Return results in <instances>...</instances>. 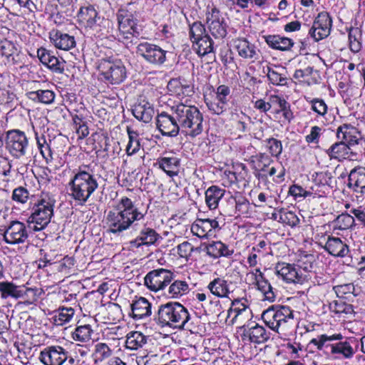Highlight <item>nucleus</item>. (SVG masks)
Returning <instances> with one entry per match:
<instances>
[{
  "instance_id": "obj_17",
  "label": "nucleus",
  "mask_w": 365,
  "mask_h": 365,
  "mask_svg": "<svg viewBox=\"0 0 365 365\" xmlns=\"http://www.w3.org/2000/svg\"><path fill=\"white\" fill-rule=\"evenodd\" d=\"M337 138L341 139L351 148V146L365 143L361 133L350 124H343L337 128Z\"/></svg>"
},
{
  "instance_id": "obj_51",
  "label": "nucleus",
  "mask_w": 365,
  "mask_h": 365,
  "mask_svg": "<svg viewBox=\"0 0 365 365\" xmlns=\"http://www.w3.org/2000/svg\"><path fill=\"white\" fill-rule=\"evenodd\" d=\"M343 336L341 334H333L331 336H328L327 334H322L319 336L318 339H312L310 341V344L315 345L318 350H323L325 348V345H328L327 344V341H334V340H341Z\"/></svg>"
},
{
  "instance_id": "obj_21",
  "label": "nucleus",
  "mask_w": 365,
  "mask_h": 365,
  "mask_svg": "<svg viewBox=\"0 0 365 365\" xmlns=\"http://www.w3.org/2000/svg\"><path fill=\"white\" fill-rule=\"evenodd\" d=\"M326 153L331 159H337L339 161L343 159H351L355 155L349 145L343 140L334 143Z\"/></svg>"
},
{
  "instance_id": "obj_41",
  "label": "nucleus",
  "mask_w": 365,
  "mask_h": 365,
  "mask_svg": "<svg viewBox=\"0 0 365 365\" xmlns=\"http://www.w3.org/2000/svg\"><path fill=\"white\" fill-rule=\"evenodd\" d=\"M179 163L180 161L177 158L164 157L158 160L159 167L170 177L177 174Z\"/></svg>"
},
{
  "instance_id": "obj_49",
  "label": "nucleus",
  "mask_w": 365,
  "mask_h": 365,
  "mask_svg": "<svg viewBox=\"0 0 365 365\" xmlns=\"http://www.w3.org/2000/svg\"><path fill=\"white\" fill-rule=\"evenodd\" d=\"M314 262V256L304 252L299 255L297 265L299 269H303L304 272H308L312 269Z\"/></svg>"
},
{
  "instance_id": "obj_61",
  "label": "nucleus",
  "mask_w": 365,
  "mask_h": 365,
  "mask_svg": "<svg viewBox=\"0 0 365 365\" xmlns=\"http://www.w3.org/2000/svg\"><path fill=\"white\" fill-rule=\"evenodd\" d=\"M29 197V191L24 187H19L13 191L12 199L16 202L25 203L28 200Z\"/></svg>"
},
{
  "instance_id": "obj_33",
  "label": "nucleus",
  "mask_w": 365,
  "mask_h": 365,
  "mask_svg": "<svg viewBox=\"0 0 365 365\" xmlns=\"http://www.w3.org/2000/svg\"><path fill=\"white\" fill-rule=\"evenodd\" d=\"M250 161L252 164V168L257 172H265L267 168L273 162L272 158L264 153L251 156Z\"/></svg>"
},
{
  "instance_id": "obj_8",
  "label": "nucleus",
  "mask_w": 365,
  "mask_h": 365,
  "mask_svg": "<svg viewBox=\"0 0 365 365\" xmlns=\"http://www.w3.org/2000/svg\"><path fill=\"white\" fill-rule=\"evenodd\" d=\"M29 231L25 223L19 220H12L6 227L3 237L8 245L24 244L28 241Z\"/></svg>"
},
{
  "instance_id": "obj_12",
  "label": "nucleus",
  "mask_w": 365,
  "mask_h": 365,
  "mask_svg": "<svg viewBox=\"0 0 365 365\" xmlns=\"http://www.w3.org/2000/svg\"><path fill=\"white\" fill-rule=\"evenodd\" d=\"M156 126L164 136L175 137L180 130V125L174 113L173 115L166 112L159 113L156 118Z\"/></svg>"
},
{
  "instance_id": "obj_19",
  "label": "nucleus",
  "mask_w": 365,
  "mask_h": 365,
  "mask_svg": "<svg viewBox=\"0 0 365 365\" xmlns=\"http://www.w3.org/2000/svg\"><path fill=\"white\" fill-rule=\"evenodd\" d=\"M78 17L82 21L86 22V26L93 31H98L101 21H103L93 6H89L80 9Z\"/></svg>"
},
{
  "instance_id": "obj_22",
  "label": "nucleus",
  "mask_w": 365,
  "mask_h": 365,
  "mask_svg": "<svg viewBox=\"0 0 365 365\" xmlns=\"http://www.w3.org/2000/svg\"><path fill=\"white\" fill-rule=\"evenodd\" d=\"M29 292H34V289H25L23 287L16 286L10 282H0V293L3 299H6L9 297L18 299L22 297Z\"/></svg>"
},
{
  "instance_id": "obj_34",
  "label": "nucleus",
  "mask_w": 365,
  "mask_h": 365,
  "mask_svg": "<svg viewBox=\"0 0 365 365\" xmlns=\"http://www.w3.org/2000/svg\"><path fill=\"white\" fill-rule=\"evenodd\" d=\"M119 29L123 34H130L133 36H138L139 31L137 30V24L131 16H118Z\"/></svg>"
},
{
  "instance_id": "obj_31",
  "label": "nucleus",
  "mask_w": 365,
  "mask_h": 365,
  "mask_svg": "<svg viewBox=\"0 0 365 365\" xmlns=\"http://www.w3.org/2000/svg\"><path fill=\"white\" fill-rule=\"evenodd\" d=\"M250 341L255 344H262L266 342L270 337V333L267 332L264 327L255 324L249 328L247 331Z\"/></svg>"
},
{
  "instance_id": "obj_39",
  "label": "nucleus",
  "mask_w": 365,
  "mask_h": 365,
  "mask_svg": "<svg viewBox=\"0 0 365 365\" xmlns=\"http://www.w3.org/2000/svg\"><path fill=\"white\" fill-rule=\"evenodd\" d=\"M147 342V338L140 331H133L128 334L125 341L126 348L130 349H138L143 347Z\"/></svg>"
},
{
  "instance_id": "obj_59",
  "label": "nucleus",
  "mask_w": 365,
  "mask_h": 365,
  "mask_svg": "<svg viewBox=\"0 0 365 365\" xmlns=\"http://www.w3.org/2000/svg\"><path fill=\"white\" fill-rule=\"evenodd\" d=\"M332 309L337 314H351L354 313L353 306L341 300L335 301Z\"/></svg>"
},
{
  "instance_id": "obj_64",
  "label": "nucleus",
  "mask_w": 365,
  "mask_h": 365,
  "mask_svg": "<svg viewBox=\"0 0 365 365\" xmlns=\"http://www.w3.org/2000/svg\"><path fill=\"white\" fill-rule=\"evenodd\" d=\"M312 108L314 111L321 115L327 113V106L324 101L321 99H314L312 101Z\"/></svg>"
},
{
  "instance_id": "obj_3",
  "label": "nucleus",
  "mask_w": 365,
  "mask_h": 365,
  "mask_svg": "<svg viewBox=\"0 0 365 365\" xmlns=\"http://www.w3.org/2000/svg\"><path fill=\"white\" fill-rule=\"evenodd\" d=\"M266 324L273 331L284 336L294 331L296 320L293 311L287 306H272L262 314Z\"/></svg>"
},
{
  "instance_id": "obj_55",
  "label": "nucleus",
  "mask_w": 365,
  "mask_h": 365,
  "mask_svg": "<svg viewBox=\"0 0 365 365\" xmlns=\"http://www.w3.org/2000/svg\"><path fill=\"white\" fill-rule=\"evenodd\" d=\"M207 225L205 219L197 220L195 223L192 226V232L197 237L202 238L205 237L209 230V226Z\"/></svg>"
},
{
  "instance_id": "obj_42",
  "label": "nucleus",
  "mask_w": 365,
  "mask_h": 365,
  "mask_svg": "<svg viewBox=\"0 0 365 365\" xmlns=\"http://www.w3.org/2000/svg\"><path fill=\"white\" fill-rule=\"evenodd\" d=\"M93 332L89 324L78 326L72 333V338L80 342H88L91 339Z\"/></svg>"
},
{
  "instance_id": "obj_43",
  "label": "nucleus",
  "mask_w": 365,
  "mask_h": 365,
  "mask_svg": "<svg viewBox=\"0 0 365 365\" xmlns=\"http://www.w3.org/2000/svg\"><path fill=\"white\" fill-rule=\"evenodd\" d=\"M112 349L106 343H98L95 345V350L93 354L95 364L102 362L112 355Z\"/></svg>"
},
{
  "instance_id": "obj_26",
  "label": "nucleus",
  "mask_w": 365,
  "mask_h": 365,
  "mask_svg": "<svg viewBox=\"0 0 365 365\" xmlns=\"http://www.w3.org/2000/svg\"><path fill=\"white\" fill-rule=\"evenodd\" d=\"M240 56L244 58H257L258 53L254 44L245 38H237L234 41Z\"/></svg>"
},
{
  "instance_id": "obj_46",
  "label": "nucleus",
  "mask_w": 365,
  "mask_h": 365,
  "mask_svg": "<svg viewBox=\"0 0 365 365\" xmlns=\"http://www.w3.org/2000/svg\"><path fill=\"white\" fill-rule=\"evenodd\" d=\"M127 132L129 142L126 147V153L128 155H131L139 150L140 145L138 138V133L136 131L133 130L130 127H127Z\"/></svg>"
},
{
  "instance_id": "obj_57",
  "label": "nucleus",
  "mask_w": 365,
  "mask_h": 365,
  "mask_svg": "<svg viewBox=\"0 0 365 365\" xmlns=\"http://www.w3.org/2000/svg\"><path fill=\"white\" fill-rule=\"evenodd\" d=\"M274 101L278 104L281 111L283 112V116L284 118L288 120H290L293 118V113L290 109V105L288 102L286 101L285 99L279 96H274Z\"/></svg>"
},
{
  "instance_id": "obj_50",
  "label": "nucleus",
  "mask_w": 365,
  "mask_h": 365,
  "mask_svg": "<svg viewBox=\"0 0 365 365\" xmlns=\"http://www.w3.org/2000/svg\"><path fill=\"white\" fill-rule=\"evenodd\" d=\"M331 26H327V28L325 29L324 26H315V23H313L312 28L309 29V34L315 41H319L329 35Z\"/></svg>"
},
{
  "instance_id": "obj_20",
  "label": "nucleus",
  "mask_w": 365,
  "mask_h": 365,
  "mask_svg": "<svg viewBox=\"0 0 365 365\" xmlns=\"http://www.w3.org/2000/svg\"><path fill=\"white\" fill-rule=\"evenodd\" d=\"M262 38L270 48L281 51H290L294 44L292 39L280 35H265Z\"/></svg>"
},
{
  "instance_id": "obj_14",
  "label": "nucleus",
  "mask_w": 365,
  "mask_h": 365,
  "mask_svg": "<svg viewBox=\"0 0 365 365\" xmlns=\"http://www.w3.org/2000/svg\"><path fill=\"white\" fill-rule=\"evenodd\" d=\"M207 21L210 32L215 38H223L227 36V25L224 18L220 16L218 9L216 7L212 9L211 13L207 16Z\"/></svg>"
},
{
  "instance_id": "obj_30",
  "label": "nucleus",
  "mask_w": 365,
  "mask_h": 365,
  "mask_svg": "<svg viewBox=\"0 0 365 365\" xmlns=\"http://www.w3.org/2000/svg\"><path fill=\"white\" fill-rule=\"evenodd\" d=\"M225 190L217 186L212 185L205 192V200L208 207L210 210H215L217 207L219 201L224 196Z\"/></svg>"
},
{
  "instance_id": "obj_27",
  "label": "nucleus",
  "mask_w": 365,
  "mask_h": 365,
  "mask_svg": "<svg viewBox=\"0 0 365 365\" xmlns=\"http://www.w3.org/2000/svg\"><path fill=\"white\" fill-rule=\"evenodd\" d=\"M206 253L214 259L220 257H230L234 253L233 250H230L228 247L220 241L209 243L206 247Z\"/></svg>"
},
{
  "instance_id": "obj_36",
  "label": "nucleus",
  "mask_w": 365,
  "mask_h": 365,
  "mask_svg": "<svg viewBox=\"0 0 365 365\" xmlns=\"http://www.w3.org/2000/svg\"><path fill=\"white\" fill-rule=\"evenodd\" d=\"M348 180L349 187L354 182L356 187L361 189V192H365V168L353 169L349 175Z\"/></svg>"
},
{
  "instance_id": "obj_25",
  "label": "nucleus",
  "mask_w": 365,
  "mask_h": 365,
  "mask_svg": "<svg viewBox=\"0 0 365 365\" xmlns=\"http://www.w3.org/2000/svg\"><path fill=\"white\" fill-rule=\"evenodd\" d=\"M132 113L136 119L148 123L152 120L154 109L149 103L143 101L134 106Z\"/></svg>"
},
{
  "instance_id": "obj_54",
  "label": "nucleus",
  "mask_w": 365,
  "mask_h": 365,
  "mask_svg": "<svg viewBox=\"0 0 365 365\" xmlns=\"http://www.w3.org/2000/svg\"><path fill=\"white\" fill-rule=\"evenodd\" d=\"M264 142L267 143V148L269 153L274 157H278L282 152V142L274 138H267Z\"/></svg>"
},
{
  "instance_id": "obj_16",
  "label": "nucleus",
  "mask_w": 365,
  "mask_h": 365,
  "mask_svg": "<svg viewBox=\"0 0 365 365\" xmlns=\"http://www.w3.org/2000/svg\"><path fill=\"white\" fill-rule=\"evenodd\" d=\"M37 56L40 61L53 71L63 73L64 71L65 61L55 56L53 52L43 47L37 50Z\"/></svg>"
},
{
  "instance_id": "obj_24",
  "label": "nucleus",
  "mask_w": 365,
  "mask_h": 365,
  "mask_svg": "<svg viewBox=\"0 0 365 365\" xmlns=\"http://www.w3.org/2000/svg\"><path fill=\"white\" fill-rule=\"evenodd\" d=\"M354 340L349 339L336 344L325 345V349L330 350L331 354H340L344 359H351L355 354L356 349L351 346Z\"/></svg>"
},
{
  "instance_id": "obj_7",
  "label": "nucleus",
  "mask_w": 365,
  "mask_h": 365,
  "mask_svg": "<svg viewBox=\"0 0 365 365\" xmlns=\"http://www.w3.org/2000/svg\"><path fill=\"white\" fill-rule=\"evenodd\" d=\"M29 146L24 132L19 130H11L6 133V148L16 158L25 155Z\"/></svg>"
},
{
  "instance_id": "obj_62",
  "label": "nucleus",
  "mask_w": 365,
  "mask_h": 365,
  "mask_svg": "<svg viewBox=\"0 0 365 365\" xmlns=\"http://www.w3.org/2000/svg\"><path fill=\"white\" fill-rule=\"evenodd\" d=\"M38 103L51 104L55 99V93L50 90H38Z\"/></svg>"
},
{
  "instance_id": "obj_60",
  "label": "nucleus",
  "mask_w": 365,
  "mask_h": 365,
  "mask_svg": "<svg viewBox=\"0 0 365 365\" xmlns=\"http://www.w3.org/2000/svg\"><path fill=\"white\" fill-rule=\"evenodd\" d=\"M336 222L341 230H346L352 227L354 223V218L349 214L342 213L337 217Z\"/></svg>"
},
{
  "instance_id": "obj_35",
  "label": "nucleus",
  "mask_w": 365,
  "mask_h": 365,
  "mask_svg": "<svg viewBox=\"0 0 365 365\" xmlns=\"http://www.w3.org/2000/svg\"><path fill=\"white\" fill-rule=\"evenodd\" d=\"M197 53L199 56H205L214 51L213 41L208 34L193 42Z\"/></svg>"
},
{
  "instance_id": "obj_18",
  "label": "nucleus",
  "mask_w": 365,
  "mask_h": 365,
  "mask_svg": "<svg viewBox=\"0 0 365 365\" xmlns=\"http://www.w3.org/2000/svg\"><path fill=\"white\" fill-rule=\"evenodd\" d=\"M49 38L56 48L63 51H68L74 48L76 44L73 36L58 29L51 30L49 32Z\"/></svg>"
},
{
  "instance_id": "obj_1",
  "label": "nucleus",
  "mask_w": 365,
  "mask_h": 365,
  "mask_svg": "<svg viewBox=\"0 0 365 365\" xmlns=\"http://www.w3.org/2000/svg\"><path fill=\"white\" fill-rule=\"evenodd\" d=\"M144 215L138 211L130 198L122 197L116 209L109 211L106 216L108 232L120 235L128 230L135 221L143 219Z\"/></svg>"
},
{
  "instance_id": "obj_37",
  "label": "nucleus",
  "mask_w": 365,
  "mask_h": 365,
  "mask_svg": "<svg viewBox=\"0 0 365 365\" xmlns=\"http://www.w3.org/2000/svg\"><path fill=\"white\" fill-rule=\"evenodd\" d=\"M255 280L258 289L263 293L265 299L273 302L275 299L273 289L268 281L264 279L262 272H259V274L255 276Z\"/></svg>"
},
{
  "instance_id": "obj_40",
  "label": "nucleus",
  "mask_w": 365,
  "mask_h": 365,
  "mask_svg": "<svg viewBox=\"0 0 365 365\" xmlns=\"http://www.w3.org/2000/svg\"><path fill=\"white\" fill-rule=\"evenodd\" d=\"M228 207L224 210L225 215L228 216H234L235 215H240V212H243L242 209L245 207L247 208V202L245 200H237V199L231 196L227 200Z\"/></svg>"
},
{
  "instance_id": "obj_58",
  "label": "nucleus",
  "mask_w": 365,
  "mask_h": 365,
  "mask_svg": "<svg viewBox=\"0 0 365 365\" xmlns=\"http://www.w3.org/2000/svg\"><path fill=\"white\" fill-rule=\"evenodd\" d=\"M332 176L331 173L327 172H316L312 175L313 182L317 185H329Z\"/></svg>"
},
{
  "instance_id": "obj_48",
  "label": "nucleus",
  "mask_w": 365,
  "mask_h": 365,
  "mask_svg": "<svg viewBox=\"0 0 365 365\" xmlns=\"http://www.w3.org/2000/svg\"><path fill=\"white\" fill-rule=\"evenodd\" d=\"M279 222L288 225L291 227H294L299 222V219L296 214L292 211L287 210V209L282 208L279 211Z\"/></svg>"
},
{
  "instance_id": "obj_9",
  "label": "nucleus",
  "mask_w": 365,
  "mask_h": 365,
  "mask_svg": "<svg viewBox=\"0 0 365 365\" xmlns=\"http://www.w3.org/2000/svg\"><path fill=\"white\" fill-rule=\"evenodd\" d=\"M99 68L104 78L111 84H119L126 77L125 67L120 61L111 62L102 60Z\"/></svg>"
},
{
  "instance_id": "obj_13",
  "label": "nucleus",
  "mask_w": 365,
  "mask_h": 365,
  "mask_svg": "<svg viewBox=\"0 0 365 365\" xmlns=\"http://www.w3.org/2000/svg\"><path fill=\"white\" fill-rule=\"evenodd\" d=\"M68 352L60 346H50L40 352L38 359L44 365H63L68 359Z\"/></svg>"
},
{
  "instance_id": "obj_4",
  "label": "nucleus",
  "mask_w": 365,
  "mask_h": 365,
  "mask_svg": "<svg viewBox=\"0 0 365 365\" xmlns=\"http://www.w3.org/2000/svg\"><path fill=\"white\" fill-rule=\"evenodd\" d=\"M86 168H88V166L79 167L78 172L69 182L71 196L78 201L80 205H84L98 187L95 175Z\"/></svg>"
},
{
  "instance_id": "obj_32",
  "label": "nucleus",
  "mask_w": 365,
  "mask_h": 365,
  "mask_svg": "<svg viewBox=\"0 0 365 365\" xmlns=\"http://www.w3.org/2000/svg\"><path fill=\"white\" fill-rule=\"evenodd\" d=\"M207 288L212 294L218 297H228V284L227 281L222 278H215L209 283Z\"/></svg>"
},
{
  "instance_id": "obj_11",
  "label": "nucleus",
  "mask_w": 365,
  "mask_h": 365,
  "mask_svg": "<svg viewBox=\"0 0 365 365\" xmlns=\"http://www.w3.org/2000/svg\"><path fill=\"white\" fill-rule=\"evenodd\" d=\"M136 48V53L150 63L161 65L165 61L166 51L157 45L145 42L138 44Z\"/></svg>"
},
{
  "instance_id": "obj_6",
  "label": "nucleus",
  "mask_w": 365,
  "mask_h": 365,
  "mask_svg": "<svg viewBox=\"0 0 365 365\" xmlns=\"http://www.w3.org/2000/svg\"><path fill=\"white\" fill-rule=\"evenodd\" d=\"M56 200L48 194H43L33 208V212L29 217L31 221L29 227L34 231L43 230L51 222L53 215V207Z\"/></svg>"
},
{
  "instance_id": "obj_52",
  "label": "nucleus",
  "mask_w": 365,
  "mask_h": 365,
  "mask_svg": "<svg viewBox=\"0 0 365 365\" xmlns=\"http://www.w3.org/2000/svg\"><path fill=\"white\" fill-rule=\"evenodd\" d=\"M189 34L192 43L207 34L205 27L200 21H195L190 25Z\"/></svg>"
},
{
  "instance_id": "obj_15",
  "label": "nucleus",
  "mask_w": 365,
  "mask_h": 365,
  "mask_svg": "<svg viewBox=\"0 0 365 365\" xmlns=\"http://www.w3.org/2000/svg\"><path fill=\"white\" fill-rule=\"evenodd\" d=\"M276 273L280 275L287 282L302 284L307 279L299 269L284 262L277 263L275 267Z\"/></svg>"
},
{
  "instance_id": "obj_53",
  "label": "nucleus",
  "mask_w": 365,
  "mask_h": 365,
  "mask_svg": "<svg viewBox=\"0 0 365 365\" xmlns=\"http://www.w3.org/2000/svg\"><path fill=\"white\" fill-rule=\"evenodd\" d=\"M0 51L1 54L9 58L18 53V48L16 44L7 39H4L0 42Z\"/></svg>"
},
{
  "instance_id": "obj_29",
  "label": "nucleus",
  "mask_w": 365,
  "mask_h": 365,
  "mask_svg": "<svg viewBox=\"0 0 365 365\" xmlns=\"http://www.w3.org/2000/svg\"><path fill=\"white\" fill-rule=\"evenodd\" d=\"M160 235L150 227H144L140 232L139 236L131 244L137 247L140 245H153L159 238Z\"/></svg>"
},
{
  "instance_id": "obj_44",
  "label": "nucleus",
  "mask_w": 365,
  "mask_h": 365,
  "mask_svg": "<svg viewBox=\"0 0 365 365\" xmlns=\"http://www.w3.org/2000/svg\"><path fill=\"white\" fill-rule=\"evenodd\" d=\"M74 315V309L71 307L59 308L53 316V321L56 325L62 326L68 322Z\"/></svg>"
},
{
  "instance_id": "obj_47",
  "label": "nucleus",
  "mask_w": 365,
  "mask_h": 365,
  "mask_svg": "<svg viewBox=\"0 0 365 365\" xmlns=\"http://www.w3.org/2000/svg\"><path fill=\"white\" fill-rule=\"evenodd\" d=\"M361 31L358 27H351L349 31L350 49L353 52H358L361 47L360 39Z\"/></svg>"
},
{
  "instance_id": "obj_56",
  "label": "nucleus",
  "mask_w": 365,
  "mask_h": 365,
  "mask_svg": "<svg viewBox=\"0 0 365 365\" xmlns=\"http://www.w3.org/2000/svg\"><path fill=\"white\" fill-rule=\"evenodd\" d=\"M36 139L38 144V149L42 155V156L48 160L49 158H52V153L50 148L49 145L46 143L45 136L42 135L41 136H38L37 133H36Z\"/></svg>"
},
{
  "instance_id": "obj_2",
  "label": "nucleus",
  "mask_w": 365,
  "mask_h": 365,
  "mask_svg": "<svg viewBox=\"0 0 365 365\" xmlns=\"http://www.w3.org/2000/svg\"><path fill=\"white\" fill-rule=\"evenodd\" d=\"M187 309L179 302H168L160 306L155 320L162 327L192 331V322Z\"/></svg>"
},
{
  "instance_id": "obj_38",
  "label": "nucleus",
  "mask_w": 365,
  "mask_h": 365,
  "mask_svg": "<svg viewBox=\"0 0 365 365\" xmlns=\"http://www.w3.org/2000/svg\"><path fill=\"white\" fill-rule=\"evenodd\" d=\"M285 70L284 67L275 66V69L271 67H267V76L269 81L277 86H284L287 84V77L284 76L282 71Z\"/></svg>"
},
{
  "instance_id": "obj_10",
  "label": "nucleus",
  "mask_w": 365,
  "mask_h": 365,
  "mask_svg": "<svg viewBox=\"0 0 365 365\" xmlns=\"http://www.w3.org/2000/svg\"><path fill=\"white\" fill-rule=\"evenodd\" d=\"M173 279V273L167 269L159 268L149 272L144 278L145 285L151 291L163 289Z\"/></svg>"
},
{
  "instance_id": "obj_5",
  "label": "nucleus",
  "mask_w": 365,
  "mask_h": 365,
  "mask_svg": "<svg viewBox=\"0 0 365 365\" xmlns=\"http://www.w3.org/2000/svg\"><path fill=\"white\" fill-rule=\"evenodd\" d=\"M182 133L195 138L203 130V115L195 106L179 104L173 107Z\"/></svg>"
},
{
  "instance_id": "obj_28",
  "label": "nucleus",
  "mask_w": 365,
  "mask_h": 365,
  "mask_svg": "<svg viewBox=\"0 0 365 365\" xmlns=\"http://www.w3.org/2000/svg\"><path fill=\"white\" fill-rule=\"evenodd\" d=\"M132 317L134 319H142L151 314V304L144 297H140L131 304Z\"/></svg>"
},
{
  "instance_id": "obj_23",
  "label": "nucleus",
  "mask_w": 365,
  "mask_h": 365,
  "mask_svg": "<svg viewBox=\"0 0 365 365\" xmlns=\"http://www.w3.org/2000/svg\"><path fill=\"white\" fill-rule=\"evenodd\" d=\"M324 248L334 257H344L349 252L348 245L340 238L330 236L328 237Z\"/></svg>"
},
{
  "instance_id": "obj_45",
  "label": "nucleus",
  "mask_w": 365,
  "mask_h": 365,
  "mask_svg": "<svg viewBox=\"0 0 365 365\" xmlns=\"http://www.w3.org/2000/svg\"><path fill=\"white\" fill-rule=\"evenodd\" d=\"M189 290V285L185 281L175 280L168 289V293L173 298H177L187 293Z\"/></svg>"
},
{
  "instance_id": "obj_63",
  "label": "nucleus",
  "mask_w": 365,
  "mask_h": 365,
  "mask_svg": "<svg viewBox=\"0 0 365 365\" xmlns=\"http://www.w3.org/2000/svg\"><path fill=\"white\" fill-rule=\"evenodd\" d=\"M208 109L216 115H220L227 110V106L220 103L217 101H205Z\"/></svg>"
}]
</instances>
